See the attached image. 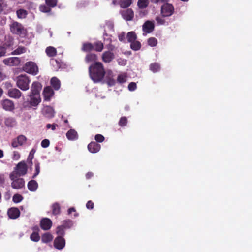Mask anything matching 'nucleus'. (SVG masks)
I'll use <instances>...</instances> for the list:
<instances>
[{
	"label": "nucleus",
	"instance_id": "obj_3",
	"mask_svg": "<svg viewBox=\"0 0 252 252\" xmlns=\"http://www.w3.org/2000/svg\"><path fill=\"white\" fill-rule=\"evenodd\" d=\"M31 82L30 78L26 74H22L16 78V85L23 91H27L29 89Z\"/></svg>",
	"mask_w": 252,
	"mask_h": 252
},
{
	"label": "nucleus",
	"instance_id": "obj_26",
	"mask_svg": "<svg viewBox=\"0 0 252 252\" xmlns=\"http://www.w3.org/2000/svg\"><path fill=\"white\" fill-rule=\"evenodd\" d=\"M33 230L34 231L33 232L31 236L30 239L34 242H38L40 240V236L38 233V231H39V228L37 226H36L33 228Z\"/></svg>",
	"mask_w": 252,
	"mask_h": 252
},
{
	"label": "nucleus",
	"instance_id": "obj_5",
	"mask_svg": "<svg viewBox=\"0 0 252 252\" xmlns=\"http://www.w3.org/2000/svg\"><path fill=\"white\" fill-rule=\"evenodd\" d=\"M27 172V165L24 161H21L17 164L15 170L12 172L11 177H16V176H21L25 175Z\"/></svg>",
	"mask_w": 252,
	"mask_h": 252
},
{
	"label": "nucleus",
	"instance_id": "obj_53",
	"mask_svg": "<svg viewBox=\"0 0 252 252\" xmlns=\"http://www.w3.org/2000/svg\"><path fill=\"white\" fill-rule=\"evenodd\" d=\"M107 84L109 86H112L115 84V80L111 77H107Z\"/></svg>",
	"mask_w": 252,
	"mask_h": 252
},
{
	"label": "nucleus",
	"instance_id": "obj_21",
	"mask_svg": "<svg viewBox=\"0 0 252 252\" xmlns=\"http://www.w3.org/2000/svg\"><path fill=\"white\" fill-rule=\"evenodd\" d=\"M100 145L96 142H91L88 145V149L92 153L98 152L100 150Z\"/></svg>",
	"mask_w": 252,
	"mask_h": 252
},
{
	"label": "nucleus",
	"instance_id": "obj_45",
	"mask_svg": "<svg viewBox=\"0 0 252 252\" xmlns=\"http://www.w3.org/2000/svg\"><path fill=\"white\" fill-rule=\"evenodd\" d=\"M65 229L61 225H59L57 227L56 232L58 236H61L63 237L65 235Z\"/></svg>",
	"mask_w": 252,
	"mask_h": 252
},
{
	"label": "nucleus",
	"instance_id": "obj_31",
	"mask_svg": "<svg viewBox=\"0 0 252 252\" xmlns=\"http://www.w3.org/2000/svg\"><path fill=\"white\" fill-rule=\"evenodd\" d=\"M66 135L67 138L70 140H76L78 137L77 133L74 129H70Z\"/></svg>",
	"mask_w": 252,
	"mask_h": 252
},
{
	"label": "nucleus",
	"instance_id": "obj_24",
	"mask_svg": "<svg viewBox=\"0 0 252 252\" xmlns=\"http://www.w3.org/2000/svg\"><path fill=\"white\" fill-rule=\"evenodd\" d=\"M43 115L48 118H51L54 116V111L53 108L49 106L45 107L42 110Z\"/></svg>",
	"mask_w": 252,
	"mask_h": 252
},
{
	"label": "nucleus",
	"instance_id": "obj_34",
	"mask_svg": "<svg viewBox=\"0 0 252 252\" xmlns=\"http://www.w3.org/2000/svg\"><path fill=\"white\" fill-rule=\"evenodd\" d=\"M4 123L8 127H13L16 125L15 119L13 117H8L5 119Z\"/></svg>",
	"mask_w": 252,
	"mask_h": 252
},
{
	"label": "nucleus",
	"instance_id": "obj_10",
	"mask_svg": "<svg viewBox=\"0 0 252 252\" xmlns=\"http://www.w3.org/2000/svg\"><path fill=\"white\" fill-rule=\"evenodd\" d=\"M1 104L3 109L5 111H12L15 108L14 102L8 99L1 101Z\"/></svg>",
	"mask_w": 252,
	"mask_h": 252
},
{
	"label": "nucleus",
	"instance_id": "obj_16",
	"mask_svg": "<svg viewBox=\"0 0 252 252\" xmlns=\"http://www.w3.org/2000/svg\"><path fill=\"white\" fill-rule=\"evenodd\" d=\"M29 96L30 97V104L32 106H37L41 101L40 94H30Z\"/></svg>",
	"mask_w": 252,
	"mask_h": 252
},
{
	"label": "nucleus",
	"instance_id": "obj_37",
	"mask_svg": "<svg viewBox=\"0 0 252 252\" xmlns=\"http://www.w3.org/2000/svg\"><path fill=\"white\" fill-rule=\"evenodd\" d=\"M73 221L71 220L68 219L63 221L61 225L66 230L70 229L73 226Z\"/></svg>",
	"mask_w": 252,
	"mask_h": 252
},
{
	"label": "nucleus",
	"instance_id": "obj_12",
	"mask_svg": "<svg viewBox=\"0 0 252 252\" xmlns=\"http://www.w3.org/2000/svg\"><path fill=\"white\" fill-rule=\"evenodd\" d=\"M120 13L123 18L126 21H131L134 17V12L131 8L122 10Z\"/></svg>",
	"mask_w": 252,
	"mask_h": 252
},
{
	"label": "nucleus",
	"instance_id": "obj_25",
	"mask_svg": "<svg viewBox=\"0 0 252 252\" xmlns=\"http://www.w3.org/2000/svg\"><path fill=\"white\" fill-rule=\"evenodd\" d=\"M13 45V39L9 40L8 43L5 42L2 46H0V57L4 56L6 53V48Z\"/></svg>",
	"mask_w": 252,
	"mask_h": 252
},
{
	"label": "nucleus",
	"instance_id": "obj_14",
	"mask_svg": "<svg viewBox=\"0 0 252 252\" xmlns=\"http://www.w3.org/2000/svg\"><path fill=\"white\" fill-rule=\"evenodd\" d=\"M54 92L50 86H47L44 88L43 94L45 101H49L53 96Z\"/></svg>",
	"mask_w": 252,
	"mask_h": 252
},
{
	"label": "nucleus",
	"instance_id": "obj_52",
	"mask_svg": "<svg viewBox=\"0 0 252 252\" xmlns=\"http://www.w3.org/2000/svg\"><path fill=\"white\" fill-rule=\"evenodd\" d=\"M94 139L97 142H102L104 140V137L99 134H97L95 136Z\"/></svg>",
	"mask_w": 252,
	"mask_h": 252
},
{
	"label": "nucleus",
	"instance_id": "obj_50",
	"mask_svg": "<svg viewBox=\"0 0 252 252\" xmlns=\"http://www.w3.org/2000/svg\"><path fill=\"white\" fill-rule=\"evenodd\" d=\"M23 199V196L19 194H15L13 196V201L14 203H17L21 202Z\"/></svg>",
	"mask_w": 252,
	"mask_h": 252
},
{
	"label": "nucleus",
	"instance_id": "obj_33",
	"mask_svg": "<svg viewBox=\"0 0 252 252\" xmlns=\"http://www.w3.org/2000/svg\"><path fill=\"white\" fill-rule=\"evenodd\" d=\"M132 3V0H119V4L121 8H126Z\"/></svg>",
	"mask_w": 252,
	"mask_h": 252
},
{
	"label": "nucleus",
	"instance_id": "obj_22",
	"mask_svg": "<svg viewBox=\"0 0 252 252\" xmlns=\"http://www.w3.org/2000/svg\"><path fill=\"white\" fill-rule=\"evenodd\" d=\"M7 213L10 218L15 219L19 217L20 212L17 208L12 207L8 209Z\"/></svg>",
	"mask_w": 252,
	"mask_h": 252
},
{
	"label": "nucleus",
	"instance_id": "obj_9",
	"mask_svg": "<svg viewBox=\"0 0 252 252\" xmlns=\"http://www.w3.org/2000/svg\"><path fill=\"white\" fill-rule=\"evenodd\" d=\"M65 245V239L61 236H57L55 238L54 241V246L55 248L58 250L63 249Z\"/></svg>",
	"mask_w": 252,
	"mask_h": 252
},
{
	"label": "nucleus",
	"instance_id": "obj_23",
	"mask_svg": "<svg viewBox=\"0 0 252 252\" xmlns=\"http://www.w3.org/2000/svg\"><path fill=\"white\" fill-rule=\"evenodd\" d=\"M97 56L94 53H88L85 57V61L87 63H94L95 62H97Z\"/></svg>",
	"mask_w": 252,
	"mask_h": 252
},
{
	"label": "nucleus",
	"instance_id": "obj_32",
	"mask_svg": "<svg viewBox=\"0 0 252 252\" xmlns=\"http://www.w3.org/2000/svg\"><path fill=\"white\" fill-rule=\"evenodd\" d=\"M53 239V235L49 232L45 233L41 236V241L44 243H47L52 241Z\"/></svg>",
	"mask_w": 252,
	"mask_h": 252
},
{
	"label": "nucleus",
	"instance_id": "obj_41",
	"mask_svg": "<svg viewBox=\"0 0 252 252\" xmlns=\"http://www.w3.org/2000/svg\"><path fill=\"white\" fill-rule=\"evenodd\" d=\"M141 44L140 42L136 40L133 41V42L130 43V48L131 49L134 51H137L141 48Z\"/></svg>",
	"mask_w": 252,
	"mask_h": 252
},
{
	"label": "nucleus",
	"instance_id": "obj_4",
	"mask_svg": "<svg viewBox=\"0 0 252 252\" xmlns=\"http://www.w3.org/2000/svg\"><path fill=\"white\" fill-rule=\"evenodd\" d=\"M22 70L30 74L36 75L39 72V69L36 63L32 61L26 62L22 67Z\"/></svg>",
	"mask_w": 252,
	"mask_h": 252
},
{
	"label": "nucleus",
	"instance_id": "obj_43",
	"mask_svg": "<svg viewBox=\"0 0 252 252\" xmlns=\"http://www.w3.org/2000/svg\"><path fill=\"white\" fill-rule=\"evenodd\" d=\"M26 52V48L24 46H19L12 52V55H19Z\"/></svg>",
	"mask_w": 252,
	"mask_h": 252
},
{
	"label": "nucleus",
	"instance_id": "obj_11",
	"mask_svg": "<svg viewBox=\"0 0 252 252\" xmlns=\"http://www.w3.org/2000/svg\"><path fill=\"white\" fill-rule=\"evenodd\" d=\"M40 226L42 229L44 230H48L52 226V221L48 218H44L40 220Z\"/></svg>",
	"mask_w": 252,
	"mask_h": 252
},
{
	"label": "nucleus",
	"instance_id": "obj_38",
	"mask_svg": "<svg viewBox=\"0 0 252 252\" xmlns=\"http://www.w3.org/2000/svg\"><path fill=\"white\" fill-rule=\"evenodd\" d=\"M52 213L55 215H59L61 212L60 204L58 203H54L52 206Z\"/></svg>",
	"mask_w": 252,
	"mask_h": 252
},
{
	"label": "nucleus",
	"instance_id": "obj_8",
	"mask_svg": "<svg viewBox=\"0 0 252 252\" xmlns=\"http://www.w3.org/2000/svg\"><path fill=\"white\" fill-rule=\"evenodd\" d=\"M27 138L23 135H20L16 138L13 139L11 142V146L13 148H17L21 146L27 141Z\"/></svg>",
	"mask_w": 252,
	"mask_h": 252
},
{
	"label": "nucleus",
	"instance_id": "obj_64",
	"mask_svg": "<svg viewBox=\"0 0 252 252\" xmlns=\"http://www.w3.org/2000/svg\"><path fill=\"white\" fill-rule=\"evenodd\" d=\"M5 181L4 175L0 174V185H2Z\"/></svg>",
	"mask_w": 252,
	"mask_h": 252
},
{
	"label": "nucleus",
	"instance_id": "obj_63",
	"mask_svg": "<svg viewBox=\"0 0 252 252\" xmlns=\"http://www.w3.org/2000/svg\"><path fill=\"white\" fill-rule=\"evenodd\" d=\"M12 87V84L10 83V82H6L5 83H4V87L8 89V90L9 89H12L11 87Z\"/></svg>",
	"mask_w": 252,
	"mask_h": 252
},
{
	"label": "nucleus",
	"instance_id": "obj_46",
	"mask_svg": "<svg viewBox=\"0 0 252 252\" xmlns=\"http://www.w3.org/2000/svg\"><path fill=\"white\" fill-rule=\"evenodd\" d=\"M35 152H36L35 150L34 149H32L31 151V152L29 155V156L28 157L27 161L29 162V163L31 165L32 164V160L34 158V154L35 153Z\"/></svg>",
	"mask_w": 252,
	"mask_h": 252
},
{
	"label": "nucleus",
	"instance_id": "obj_28",
	"mask_svg": "<svg viewBox=\"0 0 252 252\" xmlns=\"http://www.w3.org/2000/svg\"><path fill=\"white\" fill-rule=\"evenodd\" d=\"M45 53L48 57L53 58L57 55V51L55 47L48 46L46 48Z\"/></svg>",
	"mask_w": 252,
	"mask_h": 252
},
{
	"label": "nucleus",
	"instance_id": "obj_51",
	"mask_svg": "<svg viewBox=\"0 0 252 252\" xmlns=\"http://www.w3.org/2000/svg\"><path fill=\"white\" fill-rule=\"evenodd\" d=\"M39 10L40 11L44 13H48L50 12L51 10V8L47 6V5H41L39 6Z\"/></svg>",
	"mask_w": 252,
	"mask_h": 252
},
{
	"label": "nucleus",
	"instance_id": "obj_49",
	"mask_svg": "<svg viewBox=\"0 0 252 252\" xmlns=\"http://www.w3.org/2000/svg\"><path fill=\"white\" fill-rule=\"evenodd\" d=\"M157 44V39L155 37H150L148 40V44L151 47H155Z\"/></svg>",
	"mask_w": 252,
	"mask_h": 252
},
{
	"label": "nucleus",
	"instance_id": "obj_60",
	"mask_svg": "<svg viewBox=\"0 0 252 252\" xmlns=\"http://www.w3.org/2000/svg\"><path fill=\"white\" fill-rule=\"evenodd\" d=\"M86 206L87 209H92L94 208V204L91 200H89L87 202Z\"/></svg>",
	"mask_w": 252,
	"mask_h": 252
},
{
	"label": "nucleus",
	"instance_id": "obj_30",
	"mask_svg": "<svg viewBox=\"0 0 252 252\" xmlns=\"http://www.w3.org/2000/svg\"><path fill=\"white\" fill-rule=\"evenodd\" d=\"M93 44L90 42L83 43L81 48V50L84 52H90L94 50Z\"/></svg>",
	"mask_w": 252,
	"mask_h": 252
},
{
	"label": "nucleus",
	"instance_id": "obj_62",
	"mask_svg": "<svg viewBox=\"0 0 252 252\" xmlns=\"http://www.w3.org/2000/svg\"><path fill=\"white\" fill-rule=\"evenodd\" d=\"M20 157V155L19 153L17 151H14L13 154V159L14 160H18L19 159Z\"/></svg>",
	"mask_w": 252,
	"mask_h": 252
},
{
	"label": "nucleus",
	"instance_id": "obj_19",
	"mask_svg": "<svg viewBox=\"0 0 252 252\" xmlns=\"http://www.w3.org/2000/svg\"><path fill=\"white\" fill-rule=\"evenodd\" d=\"M41 89L42 85L41 83L38 81H34L32 85L30 94H40Z\"/></svg>",
	"mask_w": 252,
	"mask_h": 252
},
{
	"label": "nucleus",
	"instance_id": "obj_42",
	"mask_svg": "<svg viewBox=\"0 0 252 252\" xmlns=\"http://www.w3.org/2000/svg\"><path fill=\"white\" fill-rule=\"evenodd\" d=\"M16 14L19 18L23 19L26 17L28 12L26 10L20 9L17 10Z\"/></svg>",
	"mask_w": 252,
	"mask_h": 252
},
{
	"label": "nucleus",
	"instance_id": "obj_39",
	"mask_svg": "<svg viewBox=\"0 0 252 252\" xmlns=\"http://www.w3.org/2000/svg\"><path fill=\"white\" fill-rule=\"evenodd\" d=\"M160 69V64L158 63H154L150 65V69L154 73L158 71Z\"/></svg>",
	"mask_w": 252,
	"mask_h": 252
},
{
	"label": "nucleus",
	"instance_id": "obj_59",
	"mask_svg": "<svg viewBox=\"0 0 252 252\" xmlns=\"http://www.w3.org/2000/svg\"><path fill=\"white\" fill-rule=\"evenodd\" d=\"M57 126H58V125L55 123L53 124H48L46 125L47 129L51 128L52 130H55Z\"/></svg>",
	"mask_w": 252,
	"mask_h": 252
},
{
	"label": "nucleus",
	"instance_id": "obj_7",
	"mask_svg": "<svg viewBox=\"0 0 252 252\" xmlns=\"http://www.w3.org/2000/svg\"><path fill=\"white\" fill-rule=\"evenodd\" d=\"M10 179L12 181L11 183V187L14 189H20L24 187L25 181L23 178H19L20 176H16V177H11L10 174Z\"/></svg>",
	"mask_w": 252,
	"mask_h": 252
},
{
	"label": "nucleus",
	"instance_id": "obj_54",
	"mask_svg": "<svg viewBox=\"0 0 252 252\" xmlns=\"http://www.w3.org/2000/svg\"><path fill=\"white\" fill-rule=\"evenodd\" d=\"M50 141L48 139H45L41 141V145L43 148H47L49 146Z\"/></svg>",
	"mask_w": 252,
	"mask_h": 252
},
{
	"label": "nucleus",
	"instance_id": "obj_35",
	"mask_svg": "<svg viewBox=\"0 0 252 252\" xmlns=\"http://www.w3.org/2000/svg\"><path fill=\"white\" fill-rule=\"evenodd\" d=\"M137 35L134 32H129L126 35L127 42L129 43L133 42V41L137 39Z\"/></svg>",
	"mask_w": 252,
	"mask_h": 252
},
{
	"label": "nucleus",
	"instance_id": "obj_6",
	"mask_svg": "<svg viewBox=\"0 0 252 252\" xmlns=\"http://www.w3.org/2000/svg\"><path fill=\"white\" fill-rule=\"evenodd\" d=\"M174 7L172 4L165 2L161 7V14L162 17H169L174 13Z\"/></svg>",
	"mask_w": 252,
	"mask_h": 252
},
{
	"label": "nucleus",
	"instance_id": "obj_40",
	"mask_svg": "<svg viewBox=\"0 0 252 252\" xmlns=\"http://www.w3.org/2000/svg\"><path fill=\"white\" fill-rule=\"evenodd\" d=\"M149 3L148 0H138L137 6L139 8L144 9L148 7Z\"/></svg>",
	"mask_w": 252,
	"mask_h": 252
},
{
	"label": "nucleus",
	"instance_id": "obj_29",
	"mask_svg": "<svg viewBox=\"0 0 252 252\" xmlns=\"http://www.w3.org/2000/svg\"><path fill=\"white\" fill-rule=\"evenodd\" d=\"M52 87L56 90H58L61 86V82L58 78L56 77H52L50 81Z\"/></svg>",
	"mask_w": 252,
	"mask_h": 252
},
{
	"label": "nucleus",
	"instance_id": "obj_61",
	"mask_svg": "<svg viewBox=\"0 0 252 252\" xmlns=\"http://www.w3.org/2000/svg\"><path fill=\"white\" fill-rule=\"evenodd\" d=\"M169 0H150L151 2L154 4L167 2Z\"/></svg>",
	"mask_w": 252,
	"mask_h": 252
},
{
	"label": "nucleus",
	"instance_id": "obj_1",
	"mask_svg": "<svg viewBox=\"0 0 252 252\" xmlns=\"http://www.w3.org/2000/svg\"><path fill=\"white\" fill-rule=\"evenodd\" d=\"M88 71L90 78L94 83L101 82L106 74L104 65L101 62L92 63L89 67Z\"/></svg>",
	"mask_w": 252,
	"mask_h": 252
},
{
	"label": "nucleus",
	"instance_id": "obj_2",
	"mask_svg": "<svg viewBox=\"0 0 252 252\" xmlns=\"http://www.w3.org/2000/svg\"><path fill=\"white\" fill-rule=\"evenodd\" d=\"M10 32L14 34L24 36L27 33V30L23 25L17 22L13 21L9 25Z\"/></svg>",
	"mask_w": 252,
	"mask_h": 252
},
{
	"label": "nucleus",
	"instance_id": "obj_17",
	"mask_svg": "<svg viewBox=\"0 0 252 252\" xmlns=\"http://www.w3.org/2000/svg\"><path fill=\"white\" fill-rule=\"evenodd\" d=\"M154 23L150 21H146L142 26L143 31L148 33L152 32L154 31Z\"/></svg>",
	"mask_w": 252,
	"mask_h": 252
},
{
	"label": "nucleus",
	"instance_id": "obj_18",
	"mask_svg": "<svg viewBox=\"0 0 252 252\" xmlns=\"http://www.w3.org/2000/svg\"><path fill=\"white\" fill-rule=\"evenodd\" d=\"M7 95L11 98L19 99L22 95V93L16 88L9 89L7 92Z\"/></svg>",
	"mask_w": 252,
	"mask_h": 252
},
{
	"label": "nucleus",
	"instance_id": "obj_15",
	"mask_svg": "<svg viewBox=\"0 0 252 252\" xmlns=\"http://www.w3.org/2000/svg\"><path fill=\"white\" fill-rule=\"evenodd\" d=\"M114 58V53L110 51H105L102 55V60L105 63H110Z\"/></svg>",
	"mask_w": 252,
	"mask_h": 252
},
{
	"label": "nucleus",
	"instance_id": "obj_47",
	"mask_svg": "<svg viewBox=\"0 0 252 252\" xmlns=\"http://www.w3.org/2000/svg\"><path fill=\"white\" fill-rule=\"evenodd\" d=\"M127 119L126 117H122L119 121V125L121 127H124L127 125Z\"/></svg>",
	"mask_w": 252,
	"mask_h": 252
},
{
	"label": "nucleus",
	"instance_id": "obj_20",
	"mask_svg": "<svg viewBox=\"0 0 252 252\" xmlns=\"http://www.w3.org/2000/svg\"><path fill=\"white\" fill-rule=\"evenodd\" d=\"M50 63L56 71H58L60 68H63L64 66V63L60 60L53 58L51 59Z\"/></svg>",
	"mask_w": 252,
	"mask_h": 252
},
{
	"label": "nucleus",
	"instance_id": "obj_44",
	"mask_svg": "<svg viewBox=\"0 0 252 252\" xmlns=\"http://www.w3.org/2000/svg\"><path fill=\"white\" fill-rule=\"evenodd\" d=\"M35 164V173L32 176V178L34 179L39 174L40 171V163L37 161H34Z\"/></svg>",
	"mask_w": 252,
	"mask_h": 252
},
{
	"label": "nucleus",
	"instance_id": "obj_57",
	"mask_svg": "<svg viewBox=\"0 0 252 252\" xmlns=\"http://www.w3.org/2000/svg\"><path fill=\"white\" fill-rule=\"evenodd\" d=\"M117 81L120 83H123L125 82V77L123 75H119L117 78Z\"/></svg>",
	"mask_w": 252,
	"mask_h": 252
},
{
	"label": "nucleus",
	"instance_id": "obj_55",
	"mask_svg": "<svg viewBox=\"0 0 252 252\" xmlns=\"http://www.w3.org/2000/svg\"><path fill=\"white\" fill-rule=\"evenodd\" d=\"M136 84L134 82H130L128 86V88L129 91H133L136 89Z\"/></svg>",
	"mask_w": 252,
	"mask_h": 252
},
{
	"label": "nucleus",
	"instance_id": "obj_36",
	"mask_svg": "<svg viewBox=\"0 0 252 252\" xmlns=\"http://www.w3.org/2000/svg\"><path fill=\"white\" fill-rule=\"evenodd\" d=\"M94 46V50L96 52H101L104 48V45L101 41H98L93 44Z\"/></svg>",
	"mask_w": 252,
	"mask_h": 252
},
{
	"label": "nucleus",
	"instance_id": "obj_58",
	"mask_svg": "<svg viewBox=\"0 0 252 252\" xmlns=\"http://www.w3.org/2000/svg\"><path fill=\"white\" fill-rule=\"evenodd\" d=\"M118 39L121 42H125V33L122 32L118 35Z\"/></svg>",
	"mask_w": 252,
	"mask_h": 252
},
{
	"label": "nucleus",
	"instance_id": "obj_27",
	"mask_svg": "<svg viewBox=\"0 0 252 252\" xmlns=\"http://www.w3.org/2000/svg\"><path fill=\"white\" fill-rule=\"evenodd\" d=\"M27 187L30 191L34 192L37 190L38 185L35 180H31L28 183Z\"/></svg>",
	"mask_w": 252,
	"mask_h": 252
},
{
	"label": "nucleus",
	"instance_id": "obj_13",
	"mask_svg": "<svg viewBox=\"0 0 252 252\" xmlns=\"http://www.w3.org/2000/svg\"><path fill=\"white\" fill-rule=\"evenodd\" d=\"M3 63L9 66H17L20 63L21 60L18 57H11L3 60Z\"/></svg>",
	"mask_w": 252,
	"mask_h": 252
},
{
	"label": "nucleus",
	"instance_id": "obj_56",
	"mask_svg": "<svg viewBox=\"0 0 252 252\" xmlns=\"http://www.w3.org/2000/svg\"><path fill=\"white\" fill-rule=\"evenodd\" d=\"M156 20L158 24L159 25H164L165 22V20L159 16L157 17L156 18Z\"/></svg>",
	"mask_w": 252,
	"mask_h": 252
},
{
	"label": "nucleus",
	"instance_id": "obj_48",
	"mask_svg": "<svg viewBox=\"0 0 252 252\" xmlns=\"http://www.w3.org/2000/svg\"><path fill=\"white\" fill-rule=\"evenodd\" d=\"M45 1L46 4L50 8L55 7L58 2V0H45Z\"/></svg>",
	"mask_w": 252,
	"mask_h": 252
}]
</instances>
